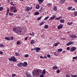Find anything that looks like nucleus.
Masks as SVG:
<instances>
[{
  "label": "nucleus",
  "mask_w": 77,
  "mask_h": 77,
  "mask_svg": "<svg viewBox=\"0 0 77 77\" xmlns=\"http://www.w3.org/2000/svg\"><path fill=\"white\" fill-rule=\"evenodd\" d=\"M13 30L16 33L18 34H21L23 32V29L20 26L13 28Z\"/></svg>",
  "instance_id": "nucleus-1"
},
{
  "label": "nucleus",
  "mask_w": 77,
  "mask_h": 77,
  "mask_svg": "<svg viewBox=\"0 0 77 77\" xmlns=\"http://www.w3.org/2000/svg\"><path fill=\"white\" fill-rule=\"evenodd\" d=\"M37 70H35L34 71H32V74L33 77H38L39 75V72H42V70L41 69H36Z\"/></svg>",
  "instance_id": "nucleus-2"
},
{
  "label": "nucleus",
  "mask_w": 77,
  "mask_h": 77,
  "mask_svg": "<svg viewBox=\"0 0 77 77\" xmlns=\"http://www.w3.org/2000/svg\"><path fill=\"white\" fill-rule=\"evenodd\" d=\"M32 7L31 6L30 7L26 6L25 7V11L26 12H29L30 11H31L32 9Z\"/></svg>",
  "instance_id": "nucleus-3"
},
{
  "label": "nucleus",
  "mask_w": 77,
  "mask_h": 77,
  "mask_svg": "<svg viewBox=\"0 0 77 77\" xmlns=\"http://www.w3.org/2000/svg\"><path fill=\"white\" fill-rule=\"evenodd\" d=\"M9 61H12V62H17V59H15V57L14 56L12 57L11 58L8 59Z\"/></svg>",
  "instance_id": "nucleus-4"
},
{
  "label": "nucleus",
  "mask_w": 77,
  "mask_h": 77,
  "mask_svg": "<svg viewBox=\"0 0 77 77\" xmlns=\"http://www.w3.org/2000/svg\"><path fill=\"white\" fill-rule=\"evenodd\" d=\"M74 44L73 42L70 41L68 43L66 44V45L67 46H69L71 45H72V44Z\"/></svg>",
  "instance_id": "nucleus-5"
},
{
  "label": "nucleus",
  "mask_w": 77,
  "mask_h": 77,
  "mask_svg": "<svg viewBox=\"0 0 77 77\" xmlns=\"http://www.w3.org/2000/svg\"><path fill=\"white\" fill-rule=\"evenodd\" d=\"M17 66H18V67H21V66H23V63H18L17 64Z\"/></svg>",
  "instance_id": "nucleus-6"
},
{
  "label": "nucleus",
  "mask_w": 77,
  "mask_h": 77,
  "mask_svg": "<svg viewBox=\"0 0 77 77\" xmlns=\"http://www.w3.org/2000/svg\"><path fill=\"white\" fill-rule=\"evenodd\" d=\"M63 24H60L57 26V28L58 30H60V29H62L63 27Z\"/></svg>",
  "instance_id": "nucleus-7"
},
{
  "label": "nucleus",
  "mask_w": 77,
  "mask_h": 77,
  "mask_svg": "<svg viewBox=\"0 0 77 77\" xmlns=\"http://www.w3.org/2000/svg\"><path fill=\"white\" fill-rule=\"evenodd\" d=\"M65 2H66L65 0H61L59 2V3L60 5H63Z\"/></svg>",
  "instance_id": "nucleus-8"
},
{
  "label": "nucleus",
  "mask_w": 77,
  "mask_h": 77,
  "mask_svg": "<svg viewBox=\"0 0 77 77\" xmlns=\"http://www.w3.org/2000/svg\"><path fill=\"white\" fill-rule=\"evenodd\" d=\"M22 66L23 67H26L27 66V63L26 62H24L23 63H22Z\"/></svg>",
  "instance_id": "nucleus-9"
},
{
  "label": "nucleus",
  "mask_w": 77,
  "mask_h": 77,
  "mask_svg": "<svg viewBox=\"0 0 77 77\" xmlns=\"http://www.w3.org/2000/svg\"><path fill=\"white\" fill-rule=\"evenodd\" d=\"M75 50H76V48L75 47H73L71 48L70 51L72 52L74 51H75Z\"/></svg>",
  "instance_id": "nucleus-10"
},
{
  "label": "nucleus",
  "mask_w": 77,
  "mask_h": 77,
  "mask_svg": "<svg viewBox=\"0 0 77 77\" xmlns=\"http://www.w3.org/2000/svg\"><path fill=\"white\" fill-rule=\"evenodd\" d=\"M70 38H77V36H75V35H73V34H71L70 35Z\"/></svg>",
  "instance_id": "nucleus-11"
},
{
  "label": "nucleus",
  "mask_w": 77,
  "mask_h": 77,
  "mask_svg": "<svg viewBox=\"0 0 77 77\" xmlns=\"http://www.w3.org/2000/svg\"><path fill=\"white\" fill-rule=\"evenodd\" d=\"M35 50L36 53H38L40 50H41V48H40L36 47V48Z\"/></svg>",
  "instance_id": "nucleus-12"
},
{
  "label": "nucleus",
  "mask_w": 77,
  "mask_h": 77,
  "mask_svg": "<svg viewBox=\"0 0 77 77\" xmlns=\"http://www.w3.org/2000/svg\"><path fill=\"white\" fill-rule=\"evenodd\" d=\"M52 69L54 70L57 69H58V67L57 66H53Z\"/></svg>",
  "instance_id": "nucleus-13"
},
{
  "label": "nucleus",
  "mask_w": 77,
  "mask_h": 77,
  "mask_svg": "<svg viewBox=\"0 0 77 77\" xmlns=\"http://www.w3.org/2000/svg\"><path fill=\"white\" fill-rule=\"evenodd\" d=\"M44 0H38V2L39 5L42 4L43 2H44Z\"/></svg>",
  "instance_id": "nucleus-14"
},
{
  "label": "nucleus",
  "mask_w": 77,
  "mask_h": 77,
  "mask_svg": "<svg viewBox=\"0 0 77 77\" xmlns=\"http://www.w3.org/2000/svg\"><path fill=\"white\" fill-rule=\"evenodd\" d=\"M53 10L54 11H57V7H56V6H54L53 8Z\"/></svg>",
  "instance_id": "nucleus-15"
},
{
  "label": "nucleus",
  "mask_w": 77,
  "mask_h": 77,
  "mask_svg": "<svg viewBox=\"0 0 77 77\" xmlns=\"http://www.w3.org/2000/svg\"><path fill=\"white\" fill-rule=\"evenodd\" d=\"M45 71H46V70L45 69H44L43 70V71L42 72V74L43 75H45V73H46Z\"/></svg>",
  "instance_id": "nucleus-16"
},
{
  "label": "nucleus",
  "mask_w": 77,
  "mask_h": 77,
  "mask_svg": "<svg viewBox=\"0 0 77 77\" xmlns=\"http://www.w3.org/2000/svg\"><path fill=\"white\" fill-rule=\"evenodd\" d=\"M56 18V16H54L53 17H51L49 19V20H53V19H54Z\"/></svg>",
  "instance_id": "nucleus-17"
},
{
  "label": "nucleus",
  "mask_w": 77,
  "mask_h": 77,
  "mask_svg": "<svg viewBox=\"0 0 77 77\" xmlns=\"http://www.w3.org/2000/svg\"><path fill=\"white\" fill-rule=\"evenodd\" d=\"M39 8H40L39 5H36V6L35 7V8L36 9H39Z\"/></svg>",
  "instance_id": "nucleus-18"
},
{
  "label": "nucleus",
  "mask_w": 77,
  "mask_h": 77,
  "mask_svg": "<svg viewBox=\"0 0 77 77\" xmlns=\"http://www.w3.org/2000/svg\"><path fill=\"white\" fill-rule=\"evenodd\" d=\"M67 24L68 26H71V25H72V22H68L67 23Z\"/></svg>",
  "instance_id": "nucleus-19"
},
{
  "label": "nucleus",
  "mask_w": 77,
  "mask_h": 77,
  "mask_svg": "<svg viewBox=\"0 0 77 77\" xmlns=\"http://www.w3.org/2000/svg\"><path fill=\"white\" fill-rule=\"evenodd\" d=\"M15 54H16V56H20V54L17 52H15Z\"/></svg>",
  "instance_id": "nucleus-20"
},
{
  "label": "nucleus",
  "mask_w": 77,
  "mask_h": 77,
  "mask_svg": "<svg viewBox=\"0 0 77 77\" xmlns=\"http://www.w3.org/2000/svg\"><path fill=\"white\" fill-rule=\"evenodd\" d=\"M26 76H27V77H32V75H31L30 74L28 73L26 74Z\"/></svg>",
  "instance_id": "nucleus-21"
},
{
  "label": "nucleus",
  "mask_w": 77,
  "mask_h": 77,
  "mask_svg": "<svg viewBox=\"0 0 77 77\" xmlns=\"http://www.w3.org/2000/svg\"><path fill=\"white\" fill-rule=\"evenodd\" d=\"M63 50L62 49H58V50L57 52L58 53H60V52H61V51H62Z\"/></svg>",
  "instance_id": "nucleus-22"
},
{
  "label": "nucleus",
  "mask_w": 77,
  "mask_h": 77,
  "mask_svg": "<svg viewBox=\"0 0 77 77\" xmlns=\"http://www.w3.org/2000/svg\"><path fill=\"white\" fill-rule=\"evenodd\" d=\"M60 22L61 23H63L65 22V20L64 19H61L60 20Z\"/></svg>",
  "instance_id": "nucleus-23"
},
{
  "label": "nucleus",
  "mask_w": 77,
  "mask_h": 77,
  "mask_svg": "<svg viewBox=\"0 0 77 77\" xmlns=\"http://www.w3.org/2000/svg\"><path fill=\"white\" fill-rule=\"evenodd\" d=\"M5 47V45H3V43L2 44H0V47L2 48L3 47Z\"/></svg>",
  "instance_id": "nucleus-24"
},
{
  "label": "nucleus",
  "mask_w": 77,
  "mask_h": 77,
  "mask_svg": "<svg viewBox=\"0 0 77 77\" xmlns=\"http://www.w3.org/2000/svg\"><path fill=\"white\" fill-rule=\"evenodd\" d=\"M34 14L35 15H38L39 14V12L38 11H36L35 13Z\"/></svg>",
  "instance_id": "nucleus-25"
},
{
  "label": "nucleus",
  "mask_w": 77,
  "mask_h": 77,
  "mask_svg": "<svg viewBox=\"0 0 77 77\" xmlns=\"http://www.w3.org/2000/svg\"><path fill=\"white\" fill-rule=\"evenodd\" d=\"M10 10H9V8H8L7 9V12L6 14V15H8V14H9V11Z\"/></svg>",
  "instance_id": "nucleus-26"
},
{
  "label": "nucleus",
  "mask_w": 77,
  "mask_h": 77,
  "mask_svg": "<svg viewBox=\"0 0 77 77\" xmlns=\"http://www.w3.org/2000/svg\"><path fill=\"white\" fill-rule=\"evenodd\" d=\"M34 42V40H32L30 42L31 44H35V42Z\"/></svg>",
  "instance_id": "nucleus-27"
},
{
  "label": "nucleus",
  "mask_w": 77,
  "mask_h": 77,
  "mask_svg": "<svg viewBox=\"0 0 77 77\" xmlns=\"http://www.w3.org/2000/svg\"><path fill=\"white\" fill-rule=\"evenodd\" d=\"M14 37L12 36H11L9 38V39L10 41H12V40H14Z\"/></svg>",
  "instance_id": "nucleus-28"
},
{
  "label": "nucleus",
  "mask_w": 77,
  "mask_h": 77,
  "mask_svg": "<svg viewBox=\"0 0 77 77\" xmlns=\"http://www.w3.org/2000/svg\"><path fill=\"white\" fill-rule=\"evenodd\" d=\"M54 55H55V56H58V55H59V54L58 53V52H54Z\"/></svg>",
  "instance_id": "nucleus-29"
},
{
  "label": "nucleus",
  "mask_w": 77,
  "mask_h": 77,
  "mask_svg": "<svg viewBox=\"0 0 77 77\" xmlns=\"http://www.w3.org/2000/svg\"><path fill=\"white\" fill-rule=\"evenodd\" d=\"M74 15L75 17L77 16V11H74Z\"/></svg>",
  "instance_id": "nucleus-30"
},
{
  "label": "nucleus",
  "mask_w": 77,
  "mask_h": 77,
  "mask_svg": "<svg viewBox=\"0 0 77 77\" xmlns=\"http://www.w3.org/2000/svg\"><path fill=\"white\" fill-rule=\"evenodd\" d=\"M72 8V6H70V7H69L67 9L68 10H69V11L70 10H71V9Z\"/></svg>",
  "instance_id": "nucleus-31"
},
{
  "label": "nucleus",
  "mask_w": 77,
  "mask_h": 77,
  "mask_svg": "<svg viewBox=\"0 0 77 77\" xmlns=\"http://www.w3.org/2000/svg\"><path fill=\"white\" fill-rule=\"evenodd\" d=\"M5 39H6V40H7V41H10L9 38H8V37H5Z\"/></svg>",
  "instance_id": "nucleus-32"
},
{
  "label": "nucleus",
  "mask_w": 77,
  "mask_h": 77,
  "mask_svg": "<svg viewBox=\"0 0 77 77\" xmlns=\"http://www.w3.org/2000/svg\"><path fill=\"white\" fill-rule=\"evenodd\" d=\"M13 15H14V14L12 13H9L8 14V15L9 16H13Z\"/></svg>",
  "instance_id": "nucleus-33"
},
{
  "label": "nucleus",
  "mask_w": 77,
  "mask_h": 77,
  "mask_svg": "<svg viewBox=\"0 0 77 77\" xmlns=\"http://www.w3.org/2000/svg\"><path fill=\"white\" fill-rule=\"evenodd\" d=\"M44 28L45 29H48V26L47 25H45L44 26Z\"/></svg>",
  "instance_id": "nucleus-34"
},
{
  "label": "nucleus",
  "mask_w": 77,
  "mask_h": 77,
  "mask_svg": "<svg viewBox=\"0 0 77 77\" xmlns=\"http://www.w3.org/2000/svg\"><path fill=\"white\" fill-rule=\"evenodd\" d=\"M42 18V16H40V17L37 18V20L38 21H39V20H40Z\"/></svg>",
  "instance_id": "nucleus-35"
},
{
  "label": "nucleus",
  "mask_w": 77,
  "mask_h": 77,
  "mask_svg": "<svg viewBox=\"0 0 77 77\" xmlns=\"http://www.w3.org/2000/svg\"><path fill=\"white\" fill-rule=\"evenodd\" d=\"M48 18H50V17H46L44 19V20H45V21H46V20H47V19H48Z\"/></svg>",
  "instance_id": "nucleus-36"
},
{
  "label": "nucleus",
  "mask_w": 77,
  "mask_h": 77,
  "mask_svg": "<svg viewBox=\"0 0 77 77\" xmlns=\"http://www.w3.org/2000/svg\"><path fill=\"white\" fill-rule=\"evenodd\" d=\"M17 45H20V44H21V42L19 41H18L17 42Z\"/></svg>",
  "instance_id": "nucleus-37"
},
{
  "label": "nucleus",
  "mask_w": 77,
  "mask_h": 77,
  "mask_svg": "<svg viewBox=\"0 0 77 77\" xmlns=\"http://www.w3.org/2000/svg\"><path fill=\"white\" fill-rule=\"evenodd\" d=\"M2 10H3V8L2 7H0V11H2Z\"/></svg>",
  "instance_id": "nucleus-38"
},
{
  "label": "nucleus",
  "mask_w": 77,
  "mask_h": 77,
  "mask_svg": "<svg viewBox=\"0 0 77 77\" xmlns=\"http://www.w3.org/2000/svg\"><path fill=\"white\" fill-rule=\"evenodd\" d=\"M24 57H29V54H25L24 56Z\"/></svg>",
  "instance_id": "nucleus-39"
},
{
  "label": "nucleus",
  "mask_w": 77,
  "mask_h": 77,
  "mask_svg": "<svg viewBox=\"0 0 77 77\" xmlns=\"http://www.w3.org/2000/svg\"><path fill=\"white\" fill-rule=\"evenodd\" d=\"M48 6H51L52 4L51 3H48L47 4Z\"/></svg>",
  "instance_id": "nucleus-40"
},
{
  "label": "nucleus",
  "mask_w": 77,
  "mask_h": 77,
  "mask_svg": "<svg viewBox=\"0 0 77 77\" xmlns=\"http://www.w3.org/2000/svg\"><path fill=\"white\" fill-rule=\"evenodd\" d=\"M47 57H48V58H51V56L50 54L47 55Z\"/></svg>",
  "instance_id": "nucleus-41"
},
{
  "label": "nucleus",
  "mask_w": 77,
  "mask_h": 77,
  "mask_svg": "<svg viewBox=\"0 0 77 77\" xmlns=\"http://www.w3.org/2000/svg\"><path fill=\"white\" fill-rule=\"evenodd\" d=\"M44 24V22H42L40 23V26H42Z\"/></svg>",
  "instance_id": "nucleus-42"
},
{
  "label": "nucleus",
  "mask_w": 77,
  "mask_h": 77,
  "mask_svg": "<svg viewBox=\"0 0 77 77\" xmlns=\"http://www.w3.org/2000/svg\"><path fill=\"white\" fill-rule=\"evenodd\" d=\"M14 12H17V10L16 9H15L14 10Z\"/></svg>",
  "instance_id": "nucleus-43"
},
{
  "label": "nucleus",
  "mask_w": 77,
  "mask_h": 77,
  "mask_svg": "<svg viewBox=\"0 0 77 77\" xmlns=\"http://www.w3.org/2000/svg\"><path fill=\"white\" fill-rule=\"evenodd\" d=\"M16 75L15 74H12V77H14Z\"/></svg>",
  "instance_id": "nucleus-44"
},
{
  "label": "nucleus",
  "mask_w": 77,
  "mask_h": 77,
  "mask_svg": "<svg viewBox=\"0 0 77 77\" xmlns=\"http://www.w3.org/2000/svg\"><path fill=\"white\" fill-rule=\"evenodd\" d=\"M10 5H12V6H13L14 3H13V2H11L10 3Z\"/></svg>",
  "instance_id": "nucleus-45"
},
{
  "label": "nucleus",
  "mask_w": 77,
  "mask_h": 77,
  "mask_svg": "<svg viewBox=\"0 0 77 77\" xmlns=\"http://www.w3.org/2000/svg\"><path fill=\"white\" fill-rule=\"evenodd\" d=\"M76 59H77V56H76L75 57H73V59L74 60Z\"/></svg>",
  "instance_id": "nucleus-46"
},
{
  "label": "nucleus",
  "mask_w": 77,
  "mask_h": 77,
  "mask_svg": "<svg viewBox=\"0 0 77 77\" xmlns=\"http://www.w3.org/2000/svg\"><path fill=\"white\" fill-rule=\"evenodd\" d=\"M13 9H14V7H11V11H12V10H13Z\"/></svg>",
  "instance_id": "nucleus-47"
},
{
  "label": "nucleus",
  "mask_w": 77,
  "mask_h": 77,
  "mask_svg": "<svg viewBox=\"0 0 77 77\" xmlns=\"http://www.w3.org/2000/svg\"><path fill=\"white\" fill-rule=\"evenodd\" d=\"M67 50H70V48L69 47H68L67 48Z\"/></svg>",
  "instance_id": "nucleus-48"
},
{
  "label": "nucleus",
  "mask_w": 77,
  "mask_h": 77,
  "mask_svg": "<svg viewBox=\"0 0 77 77\" xmlns=\"http://www.w3.org/2000/svg\"><path fill=\"white\" fill-rule=\"evenodd\" d=\"M57 73H59V72H60V70H59V69L57 70Z\"/></svg>",
  "instance_id": "nucleus-49"
},
{
  "label": "nucleus",
  "mask_w": 77,
  "mask_h": 77,
  "mask_svg": "<svg viewBox=\"0 0 77 77\" xmlns=\"http://www.w3.org/2000/svg\"><path fill=\"white\" fill-rule=\"evenodd\" d=\"M27 37H26L24 39L25 40V41H27Z\"/></svg>",
  "instance_id": "nucleus-50"
},
{
  "label": "nucleus",
  "mask_w": 77,
  "mask_h": 77,
  "mask_svg": "<svg viewBox=\"0 0 77 77\" xmlns=\"http://www.w3.org/2000/svg\"><path fill=\"white\" fill-rule=\"evenodd\" d=\"M0 54H3V52L2 51H0Z\"/></svg>",
  "instance_id": "nucleus-51"
},
{
  "label": "nucleus",
  "mask_w": 77,
  "mask_h": 77,
  "mask_svg": "<svg viewBox=\"0 0 77 77\" xmlns=\"http://www.w3.org/2000/svg\"><path fill=\"white\" fill-rule=\"evenodd\" d=\"M44 75H43L42 74V75H41L40 76V77H44Z\"/></svg>",
  "instance_id": "nucleus-52"
},
{
  "label": "nucleus",
  "mask_w": 77,
  "mask_h": 77,
  "mask_svg": "<svg viewBox=\"0 0 77 77\" xmlns=\"http://www.w3.org/2000/svg\"><path fill=\"white\" fill-rule=\"evenodd\" d=\"M34 35H35V33L33 32H32V36H34Z\"/></svg>",
  "instance_id": "nucleus-53"
},
{
  "label": "nucleus",
  "mask_w": 77,
  "mask_h": 77,
  "mask_svg": "<svg viewBox=\"0 0 77 77\" xmlns=\"http://www.w3.org/2000/svg\"><path fill=\"white\" fill-rule=\"evenodd\" d=\"M66 77H70V76H69V75L67 74L66 75Z\"/></svg>",
  "instance_id": "nucleus-54"
},
{
  "label": "nucleus",
  "mask_w": 77,
  "mask_h": 77,
  "mask_svg": "<svg viewBox=\"0 0 77 77\" xmlns=\"http://www.w3.org/2000/svg\"><path fill=\"white\" fill-rule=\"evenodd\" d=\"M71 11H75V9L74 8H73L71 10Z\"/></svg>",
  "instance_id": "nucleus-55"
},
{
  "label": "nucleus",
  "mask_w": 77,
  "mask_h": 77,
  "mask_svg": "<svg viewBox=\"0 0 77 77\" xmlns=\"http://www.w3.org/2000/svg\"><path fill=\"white\" fill-rule=\"evenodd\" d=\"M56 20H60L59 18V17L58 18L56 17Z\"/></svg>",
  "instance_id": "nucleus-56"
},
{
  "label": "nucleus",
  "mask_w": 77,
  "mask_h": 77,
  "mask_svg": "<svg viewBox=\"0 0 77 77\" xmlns=\"http://www.w3.org/2000/svg\"><path fill=\"white\" fill-rule=\"evenodd\" d=\"M75 3H77V0H74Z\"/></svg>",
  "instance_id": "nucleus-57"
},
{
  "label": "nucleus",
  "mask_w": 77,
  "mask_h": 77,
  "mask_svg": "<svg viewBox=\"0 0 77 77\" xmlns=\"http://www.w3.org/2000/svg\"><path fill=\"white\" fill-rule=\"evenodd\" d=\"M54 46L55 47H57V43H55L54 45Z\"/></svg>",
  "instance_id": "nucleus-58"
},
{
  "label": "nucleus",
  "mask_w": 77,
  "mask_h": 77,
  "mask_svg": "<svg viewBox=\"0 0 77 77\" xmlns=\"http://www.w3.org/2000/svg\"><path fill=\"white\" fill-rule=\"evenodd\" d=\"M26 17H27L28 18H29V17H30V15H29L26 16Z\"/></svg>",
  "instance_id": "nucleus-59"
},
{
  "label": "nucleus",
  "mask_w": 77,
  "mask_h": 77,
  "mask_svg": "<svg viewBox=\"0 0 77 77\" xmlns=\"http://www.w3.org/2000/svg\"><path fill=\"white\" fill-rule=\"evenodd\" d=\"M59 19H61V18H62V16H60L59 17Z\"/></svg>",
  "instance_id": "nucleus-60"
},
{
  "label": "nucleus",
  "mask_w": 77,
  "mask_h": 77,
  "mask_svg": "<svg viewBox=\"0 0 77 77\" xmlns=\"http://www.w3.org/2000/svg\"><path fill=\"white\" fill-rule=\"evenodd\" d=\"M65 52H66V51H63L62 52L63 54H64Z\"/></svg>",
  "instance_id": "nucleus-61"
},
{
  "label": "nucleus",
  "mask_w": 77,
  "mask_h": 77,
  "mask_svg": "<svg viewBox=\"0 0 77 77\" xmlns=\"http://www.w3.org/2000/svg\"><path fill=\"white\" fill-rule=\"evenodd\" d=\"M40 58H41V59H42L43 57H42V56H40Z\"/></svg>",
  "instance_id": "nucleus-62"
},
{
  "label": "nucleus",
  "mask_w": 77,
  "mask_h": 77,
  "mask_svg": "<svg viewBox=\"0 0 77 77\" xmlns=\"http://www.w3.org/2000/svg\"><path fill=\"white\" fill-rule=\"evenodd\" d=\"M13 9L14 10L16 9V7L15 6H14L13 7Z\"/></svg>",
  "instance_id": "nucleus-63"
},
{
  "label": "nucleus",
  "mask_w": 77,
  "mask_h": 77,
  "mask_svg": "<svg viewBox=\"0 0 77 77\" xmlns=\"http://www.w3.org/2000/svg\"><path fill=\"white\" fill-rule=\"evenodd\" d=\"M56 44L57 45H58V44H60V42H58V43H56Z\"/></svg>",
  "instance_id": "nucleus-64"
}]
</instances>
